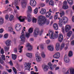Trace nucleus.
<instances>
[{
	"label": "nucleus",
	"mask_w": 74,
	"mask_h": 74,
	"mask_svg": "<svg viewBox=\"0 0 74 74\" xmlns=\"http://www.w3.org/2000/svg\"><path fill=\"white\" fill-rule=\"evenodd\" d=\"M38 25L40 26L42 25H44L45 23H46L47 25L49 24V21H47V19L44 18V16L42 15L38 17Z\"/></svg>",
	"instance_id": "nucleus-1"
},
{
	"label": "nucleus",
	"mask_w": 74,
	"mask_h": 74,
	"mask_svg": "<svg viewBox=\"0 0 74 74\" xmlns=\"http://www.w3.org/2000/svg\"><path fill=\"white\" fill-rule=\"evenodd\" d=\"M58 32H56V33H54L51 30L49 31V34L50 38L51 39H55L56 38L58 37Z\"/></svg>",
	"instance_id": "nucleus-2"
},
{
	"label": "nucleus",
	"mask_w": 74,
	"mask_h": 74,
	"mask_svg": "<svg viewBox=\"0 0 74 74\" xmlns=\"http://www.w3.org/2000/svg\"><path fill=\"white\" fill-rule=\"evenodd\" d=\"M52 12V11H51V9H50L49 10V12H48L46 13V10L44 9H42L41 10L40 12V13L42 15H44L46 14V16L47 18H49L51 15V13Z\"/></svg>",
	"instance_id": "nucleus-3"
},
{
	"label": "nucleus",
	"mask_w": 74,
	"mask_h": 74,
	"mask_svg": "<svg viewBox=\"0 0 74 74\" xmlns=\"http://www.w3.org/2000/svg\"><path fill=\"white\" fill-rule=\"evenodd\" d=\"M28 10L27 11V13L28 14L27 15V17L28 18L27 21L28 22H30L32 21V18H31V15L30 13L32 12V7L30 6H29L28 7Z\"/></svg>",
	"instance_id": "nucleus-4"
},
{
	"label": "nucleus",
	"mask_w": 74,
	"mask_h": 74,
	"mask_svg": "<svg viewBox=\"0 0 74 74\" xmlns=\"http://www.w3.org/2000/svg\"><path fill=\"white\" fill-rule=\"evenodd\" d=\"M42 34V32L40 31V30L38 28H36L34 29V35L35 37H37V35H38V34L39 35V36H41Z\"/></svg>",
	"instance_id": "nucleus-5"
},
{
	"label": "nucleus",
	"mask_w": 74,
	"mask_h": 74,
	"mask_svg": "<svg viewBox=\"0 0 74 74\" xmlns=\"http://www.w3.org/2000/svg\"><path fill=\"white\" fill-rule=\"evenodd\" d=\"M25 31V30L24 29H23L22 30L21 33L22 35L20 36V37L21 41H23V42H25V33H24Z\"/></svg>",
	"instance_id": "nucleus-6"
},
{
	"label": "nucleus",
	"mask_w": 74,
	"mask_h": 74,
	"mask_svg": "<svg viewBox=\"0 0 74 74\" xmlns=\"http://www.w3.org/2000/svg\"><path fill=\"white\" fill-rule=\"evenodd\" d=\"M62 8L64 10H67L69 8V6L67 5V2L66 1H65L63 2V4L62 6Z\"/></svg>",
	"instance_id": "nucleus-7"
},
{
	"label": "nucleus",
	"mask_w": 74,
	"mask_h": 74,
	"mask_svg": "<svg viewBox=\"0 0 74 74\" xmlns=\"http://www.w3.org/2000/svg\"><path fill=\"white\" fill-rule=\"evenodd\" d=\"M28 32H29L28 33H26L25 35V36L27 38H29L30 36V34L33 33V28H30L28 30Z\"/></svg>",
	"instance_id": "nucleus-8"
},
{
	"label": "nucleus",
	"mask_w": 74,
	"mask_h": 74,
	"mask_svg": "<svg viewBox=\"0 0 74 74\" xmlns=\"http://www.w3.org/2000/svg\"><path fill=\"white\" fill-rule=\"evenodd\" d=\"M15 28L17 31H20L22 29V26L19 24H17L15 25Z\"/></svg>",
	"instance_id": "nucleus-9"
},
{
	"label": "nucleus",
	"mask_w": 74,
	"mask_h": 74,
	"mask_svg": "<svg viewBox=\"0 0 74 74\" xmlns=\"http://www.w3.org/2000/svg\"><path fill=\"white\" fill-rule=\"evenodd\" d=\"M18 18L20 22H23L25 21V19H27V17L26 16L22 17V16H20L19 17H18Z\"/></svg>",
	"instance_id": "nucleus-10"
},
{
	"label": "nucleus",
	"mask_w": 74,
	"mask_h": 74,
	"mask_svg": "<svg viewBox=\"0 0 74 74\" xmlns=\"http://www.w3.org/2000/svg\"><path fill=\"white\" fill-rule=\"evenodd\" d=\"M36 1L35 0H31L30 1V4L31 6L34 7L36 5Z\"/></svg>",
	"instance_id": "nucleus-11"
},
{
	"label": "nucleus",
	"mask_w": 74,
	"mask_h": 74,
	"mask_svg": "<svg viewBox=\"0 0 74 74\" xmlns=\"http://www.w3.org/2000/svg\"><path fill=\"white\" fill-rule=\"evenodd\" d=\"M58 38L59 41L60 42H62L63 40V35L62 34H60Z\"/></svg>",
	"instance_id": "nucleus-12"
},
{
	"label": "nucleus",
	"mask_w": 74,
	"mask_h": 74,
	"mask_svg": "<svg viewBox=\"0 0 74 74\" xmlns=\"http://www.w3.org/2000/svg\"><path fill=\"white\" fill-rule=\"evenodd\" d=\"M60 56V54L59 52L56 53L53 56V57L55 59H58Z\"/></svg>",
	"instance_id": "nucleus-13"
},
{
	"label": "nucleus",
	"mask_w": 74,
	"mask_h": 74,
	"mask_svg": "<svg viewBox=\"0 0 74 74\" xmlns=\"http://www.w3.org/2000/svg\"><path fill=\"white\" fill-rule=\"evenodd\" d=\"M60 20L62 21V22L64 23H66L68 21V19L66 17H63V18L60 19Z\"/></svg>",
	"instance_id": "nucleus-14"
},
{
	"label": "nucleus",
	"mask_w": 74,
	"mask_h": 74,
	"mask_svg": "<svg viewBox=\"0 0 74 74\" xmlns=\"http://www.w3.org/2000/svg\"><path fill=\"white\" fill-rule=\"evenodd\" d=\"M64 60L65 62H66V63H69L70 61L69 58L68 57H67V55H65L64 58Z\"/></svg>",
	"instance_id": "nucleus-15"
},
{
	"label": "nucleus",
	"mask_w": 74,
	"mask_h": 74,
	"mask_svg": "<svg viewBox=\"0 0 74 74\" xmlns=\"http://www.w3.org/2000/svg\"><path fill=\"white\" fill-rule=\"evenodd\" d=\"M30 64H31L30 63H27L26 64V66H25V67H26V69L28 70L29 71L30 70V69L31 66H30Z\"/></svg>",
	"instance_id": "nucleus-16"
},
{
	"label": "nucleus",
	"mask_w": 74,
	"mask_h": 74,
	"mask_svg": "<svg viewBox=\"0 0 74 74\" xmlns=\"http://www.w3.org/2000/svg\"><path fill=\"white\" fill-rule=\"evenodd\" d=\"M70 26L69 25H66L65 28V30L66 32H67L69 31V30H70Z\"/></svg>",
	"instance_id": "nucleus-17"
},
{
	"label": "nucleus",
	"mask_w": 74,
	"mask_h": 74,
	"mask_svg": "<svg viewBox=\"0 0 74 74\" xmlns=\"http://www.w3.org/2000/svg\"><path fill=\"white\" fill-rule=\"evenodd\" d=\"M48 66H49L50 69L51 70H53V64L51 62H49L48 63Z\"/></svg>",
	"instance_id": "nucleus-18"
},
{
	"label": "nucleus",
	"mask_w": 74,
	"mask_h": 74,
	"mask_svg": "<svg viewBox=\"0 0 74 74\" xmlns=\"http://www.w3.org/2000/svg\"><path fill=\"white\" fill-rule=\"evenodd\" d=\"M53 27L55 30H58V25L56 23L54 24L53 25Z\"/></svg>",
	"instance_id": "nucleus-19"
},
{
	"label": "nucleus",
	"mask_w": 74,
	"mask_h": 74,
	"mask_svg": "<svg viewBox=\"0 0 74 74\" xmlns=\"http://www.w3.org/2000/svg\"><path fill=\"white\" fill-rule=\"evenodd\" d=\"M56 48L57 51H59L60 49V45L58 43L56 44Z\"/></svg>",
	"instance_id": "nucleus-20"
},
{
	"label": "nucleus",
	"mask_w": 74,
	"mask_h": 74,
	"mask_svg": "<svg viewBox=\"0 0 74 74\" xmlns=\"http://www.w3.org/2000/svg\"><path fill=\"white\" fill-rule=\"evenodd\" d=\"M47 48L49 50L51 51H53V46H51V45L49 46Z\"/></svg>",
	"instance_id": "nucleus-21"
},
{
	"label": "nucleus",
	"mask_w": 74,
	"mask_h": 74,
	"mask_svg": "<svg viewBox=\"0 0 74 74\" xmlns=\"http://www.w3.org/2000/svg\"><path fill=\"white\" fill-rule=\"evenodd\" d=\"M63 23L62 20L60 19L59 21V23L58 24V25H59L60 27H62L63 26Z\"/></svg>",
	"instance_id": "nucleus-22"
},
{
	"label": "nucleus",
	"mask_w": 74,
	"mask_h": 74,
	"mask_svg": "<svg viewBox=\"0 0 74 74\" xmlns=\"http://www.w3.org/2000/svg\"><path fill=\"white\" fill-rule=\"evenodd\" d=\"M5 43L7 46H10L11 45V41L8 40L6 41Z\"/></svg>",
	"instance_id": "nucleus-23"
},
{
	"label": "nucleus",
	"mask_w": 74,
	"mask_h": 74,
	"mask_svg": "<svg viewBox=\"0 0 74 74\" xmlns=\"http://www.w3.org/2000/svg\"><path fill=\"white\" fill-rule=\"evenodd\" d=\"M26 55L27 57H28L29 58H31L32 57V54L31 53H27Z\"/></svg>",
	"instance_id": "nucleus-24"
},
{
	"label": "nucleus",
	"mask_w": 74,
	"mask_h": 74,
	"mask_svg": "<svg viewBox=\"0 0 74 74\" xmlns=\"http://www.w3.org/2000/svg\"><path fill=\"white\" fill-rule=\"evenodd\" d=\"M27 47H28V50H29V51H31V50L32 49V46L31 45H30V44H28Z\"/></svg>",
	"instance_id": "nucleus-25"
},
{
	"label": "nucleus",
	"mask_w": 74,
	"mask_h": 74,
	"mask_svg": "<svg viewBox=\"0 0 74 74\" xmlns=\"http://www.w3.org/2000/svg\"><path fill=\"white\" fill-rule=\"evenodd\" d=\"M4 18H0V25H3V24L4 23Z\"/></svg>",
	"instance_id": "nucleus-26"
},
{
	"label": "nucleus",
	"mask_w": 74,
	"mask_h": 74,
	"mask_svg": "<svg viewBox=\"0 0 74 74\" xmlns=\"http://www.w3.org/2000/svg\"><path fill=\"white\" fill-rule=\"evenodd\" d=\"M72 33V32L71 31H69L67 34V37H68L69 38L71 36Z\"/></svg>",
	"instance_id": "nucleus-27"
},
{
	"label": "nucleus",
	"mask_w": 74,
	"mask_h": 74,
	"mask_svg": "<svg viewBox=\"0 0 74 74\" xmlns=\"http://www.w3.org/2000/svg\"><path fill=\"white\" fill-rule=\"evenodd\" d=\"M12 59L13 60H15L16 59V57L17 56L15 54H12Z\"/></svg>",
	"instance_id": "nucleus-28"
},
{
	"label": "nucleus",
	"mask_w": 74,
	"mask_h": 74,
	"mask_svg": "<svg viewBox=\"0 0 74 74\" xmlns=\"http://www.w3.org/2000/svg\"><path fill=\"white\" fill-rule=\"evenodd\" d=\"M21 4H22V5L23 6V7H25L26 6V2L25 1H24L23 2H22L21 3Z\"/></svg>",
	"instance_id": "nucleus-29"
},
{
	"label": "nucleus",
	"mask_w": 74,
	"mask_h": 74,
	"mask_svg": "<svg viewBox=\"0 0 74 74\" xmlns=\"http://www.w3.org/2000/svg\"><path fill=\"white\" fill-rule=\"evenodd\" d=\"M67 1L68 3L70 5H73V0H67Z\"/></svg>",
	"instance_id": "nucleus-30"
},
{
	"label": "nucleus",
	"mask_w": 74,
	"mask_h": 74,
	"mask_svg": "<svg viewBox=\"0 0 74 74\" xmlns=\"http://www.w3.org/2000/svg\"><path fill=\"white\" fill-rule=\"evenodd\" d=\"M49 68L48 66H47V65H45V66L44 70L45 71H48V70Z\"/></svg>",
	"instance_id": "nucleus-31"
},
{
	"label": "nucleus",
	"mask_w": 74,
	"mask_h": 74,
	"mask_svg": "<svg viewBox=\"0 0 74 74\" xmlns=\"http://www.w3.org/2000/svg\"><path fill=\"white\" fill-rule=\"evenodd\" d=\"M64 11H62L60 13V14L61 15L60 17H62V16L64 15L65 14Z\"/></svg>",
	"instance_id": "nucleus-32"
},
{
	"label": "nucleus",
	"mask_w": 74,
	"mask_h": 74,
	"mask_svg": "<svg viewBox=\"0 0 74 74\" xmlns=\"http://www.w3.org/2000/svg\"><path fill=\"white\" fill-rule=\"evenodd\" d=\"M36 60L38 62H40L41 60V58L40 56L38 57H36Z\"/></svg>",
	"instance_id": "nucleus-33"
},
{
	"label": "nucleus",
	"mask_w": 74,
	"mask_h": 74,
	"mask_svg": "<svg viewBox=\"0 0 74 74\" xmlns=\"http://www.w3.org/2000/svg\"><path fill=\"white\" fill-rule=\"evenodd\" d=\"M14 19V16L12 15H11L10 17V21H12V20H13Z\"/></svg>",
	"instance_id": "nucleus-34"
},
{
	"label": "nucleus",
	"mask_w": 74,
	"mask_h": 74,
	"mask_svg": "<svg viewBox=\"0 0 74 74\" xmlns=\"http://www.w3.org/2000/svg\"><path fill=\"white\" fill-rule=\"evenodd\" d=\"M68 56L69 57H71V56H73V52L71 51H69V54Z\"/></svg>",
	"instance_id": "nucleus-35"
},
{
	"label": "nucleus",
	"mask_w": 74,
	"mask_h": 74,
	"mask_svg": "<svg viewBox=\"0 0 74 74\" xmlns=\"http://www.w3.org/2000/svg\"><path fill=\"white\" fill-rule=\"evenodd\" d=\"M70 72L71 74H74V69H70Z\"/></svg>",
	"instance_id": "nucleus-36"
},
{
	"label": "nucleus",
	"mask_w": 74,
	"mask_h": 74,
	"mask_svg": "<svg viewBox=\"0 0 74 74\" xmlns=\"http://www.w3.org/2000/svg\"><path fill=\"white\" fill-rule=\"evenodd\" d=\"M49 4L50 5H53V1H50L49 3Z\"/></svg>",
	"instance_id": "nucleus-37"
},
{
	"label": "nucleus",
	"mask_w": 74,
	"mask_h": 74,
	"mask_svg": "<svg viewBox=\"0 0 74 74\" xmlns=\"http://www.w3.org/2000/svg\"><path fill=\"white\" fill-rule=\"evenodd\" d=\"M23 48V47L21 46L20 47V48L18 49L19 50H20V51H19L20 53H21L22 52V49Z\"/></svg>",
	"instance_id": "nucleus-38"
},
{
	"label": "nucleus",
	"mask_w": 74,
	"mask_h": 74,
	"mask_svg": "<svg viewBox=\"0 0 74 74\" xmlns=\"http://www.w3.org/2000/svg\"><path fill=\"white\" fill-rule=\"evenodd\" d=\"M38 12V8H36V9L34 10V14H36Z\"/></svg>",
	"instance_id": "nucleus-39"
},
{
	"label": "nucleus",
	"mask_w": 74,
	"mask_h": 74,
	"mask_svg": "<svg viewBox=\"0 0 74 74\" xmlns=\"http://www.w3.org/2000/svg\"><path fill=\"white\" fill-rule=\"evenodd\" d=\"M13 70V71L14 73H15V74H16L17 73V71H16V69L14 67H13L12 68Z\"/></svg>",
	"instance_id": "nucleus-40"
},
{
	"label": "nucleus",
	"mask_w": 74,
	"mask_h": 74,
	"mask_svg": "<svg viewBox=\"0 0 74 74\" xmlns=\"http://www.w3.org/2000/svg\"><path fill=\"white\" fill-rule=\"evenodd\" d=\"M5 55H2L1 56V57L2 59L5 61Z\"/></svg>",
	"instance_id": "nucleus-41"
},
{
	"label": "nucleus",
	"mask_w": 74,
	"mask_h": 74,
	"mask_svg": "<svg viewBox=\"0 0 74 74\" xmlns=\"http://www.w3.org/2000/svg\"><path fill=\"white\" fill-rule=\"evenodd\" d=\"M36 22H37V19L36 18H33L32 22L33 23H36Z\"/></svg>",
	"instance_id": "nucleus-42"
},
{
	"label": "nucleus",
	"mask_w": 74,
	"mask_h": 74,
	"mask_svg": "<svg viewBox=\"0 0 74 74\" xmlns=\"http://www.w3.org/2000/svg\"><path fill=\"white\" fill-rule=\"evenodd\" d=\"M8 37V35L7 34H5L4 36V37L5 38H7Z\"/></svg>",
	"instance_id": "nucleus-43"
},
{
	"label": "nucleus",
	"mask_w": 74,
	"mask_h": 74,
	"mask_svg": "<svg viewBox=\"0 0 74 74\" xmlns=\"http://www.w3.org/2000/svg\"><path fill=\"white\" fill-rule=\"evenodd\" d=\"M4 53V50L3 49H1V54L3 55Z\"/></svg>",
	"instance_id": "nucleus-44"
},
{
	"label": "nucleus",
	"mask_w": 74,
	"mask_h": 74,
	"mask_svg": "<svg viewBox=\"0 0 74 74\" xmlns=\"http://www.w3.org/2000/svg\"><path fill=\"white\" fill-rule=\"evenodd\" d=\"M8 29L9 30V32H12L13 31V29L11 27H9Z\"/></svg>",
	"instance_id": "nucleus-45"
},
{
	"label": "nucleus",
	"mask_w": 74,
	"mask_h": 74,
	"mask_svg": "<svg viewBox=\"0 0 74 74\" xmlns=\"http://www.w3.org/2000/svg\"><path fill=\"white\" fill-rule=\"evenodd\" d=\"M9 18V16L8 15H6L5 16V18L6 20H8Z\"/></svg>",
	"instance_id": "nucleus-46"
},
{
	"label": "nucleus",
	"mask_w": 74,
	"mask_h": 74,
	"mask_svg": "<svg viewBox=\"0 0 74 74\" xmlns=\"http://www.w3.org/2000/svg\"><path fill=\"white\" fill-rule=\"evenodd\" d=\"M35 56L36 58H37V57H39V56H40V54H39V53L37 52L36 53V54Z\"/></svg>",
	"instance_id": "nucleus-47"
},
{
	"label": "nucleus",
	"mask_w": 74,
	"mask_h": 74,
	"mask_svg": "<svg viewBox=\"0 0 74 74\" xmlns=\"http://www.w3.org/2000/svg\"><path fill=\"white\" fill-rule=\"evenodd\" d=\"M43 58H45V55L44 54V52H42V54H41Z\"/></svg>",
	"instance_id": "nucleus-48"
},
{
	"label": "nucleus",
	"mask_w": 74,
	"mask_h": 74,
	"mask_svg": "<svg viewBox=\"0 0 74 74\" xmlns=\"http://www.w3.org/2000/svg\"><path fill=\"white\" fill-rule=\"evenodd\" d=\"M9 64L10 66H13V63H12V60H10L9 62Z\"/></svg>",
	"instance_id": "nucleus-49"
},
{
	"label": "nucleus",
	"mask_w": 74,
	"mask_h": 74,
	"mask_svg": "<svg viewBox=\"0 0 74 74\" xmlns=\"http://www.w3.org/2000/svg\"><path fill=\"white\" fill-rule=\"evenodd\" d=\"M5 50H7V51H8L10 49V47H5Z\"/></svg>",
	"instance_id": "nucleus-50"
},
{
	"label": "nucleus",
	"mask_w": 74,
	"mask_h": 74,
	"mask_svg": "<svg viewBox=\"0 0 74 74\" xmlns=\"http://www.w3.org/2000/svg\"><path fill=\"white\" fill-rule=\"evenodd\" d=\"M54 18L57 19L58 18V14H57L55 15L54 16Z\"/></svg>",
	"instance_id": "nucleus-51"
},
{
	"label": "nucleus",
	"mask_w": 74,
	"mask_h": 74,
	"mask_svg": "<svg viewBox=\"0 0 74 74\" xmlns=\"http://www.w3.org/2000/svg\"><path fill=\"white\" fill-rule=\"evenodd\" d=\"M45 5V4L44 3H42L40 5V6L41 7H44Z\"/></svg>",
	"instance_id": "nucleus-52"
},
{
	"label": "nucleus",
	"mask_w": 74,
	"mask_h": 74,
	"mask_svg": "<svg viewBox=\"0 0 74 74\" xmlns=\"http://www.w3.org/2000/svg\"><path fill=\"white\" fill-rule=\"evenodd\" d=\"M0 63L1 64H4V61L3 60H1L0 61Z\"/></svg>",
	"instance_id": "nucleus-53"
},
{
	"label": "nucleus",
	"mask_w": 74,
	"mask_h": 74,
	"mask_svg": "<svg viewBox=\"0 0 74 74\" xmlns=\"http://www.w3.org/2000/svg\"><path fill=\"white\" fill-rule=\"evenodd\" d=\"M7 71L9 72V73H11V72H12V69H7Z\"/></svg>",
	"instance_id": "nucleus-54"
},
{
	"label": "nucleus",
	"mask_w": 74,
	"mask_h": 74,
	"mask_svg": "<svg viewBox=\"0 0 74 74\" xmlns=\"http://www.w3.org/2000/svg\"><path fill=\"white\" fill-rule=\"evenodd\" d=\"M3 28H1L0 29V33H3Z\"/></svg>",
	"instance_id": "nucleus-55"
},
{
	"label": "nucleus",
	"mask_w": 74,
	"mask_h": 74,
	"mask_svg": "<svg viewBox=\"0 0 74 74\" xmlns=\"http://www.w3.org/2000/svg\"><path fill=\"white\" fill-rule=\"evenodd\" d=\"M50 42V40H47L46 41V43L47 44H49Z\"/></svg>",
	"instance_id": "nucleus-56"
},
{
	"label": "nucleus",
	"mask_w": 74,
	"mask_h": 74,
	"mask_svg": "<svg viewBox=\"0 0 74 74\" xmlns=\"http://www.w3.org/2000/svg\"><path fill=\"white\" fill-rule=\"evenodd\" d=\"M14 52L15 53H16L17 52V49L16 48H15L14 49Z\"/></svg>",
	"instance_id": "nucleus-57"
},
{
	"label": "nucleus",
	"mask_w": 74,
	"mask_h": 74,
	"mask_svg": "<svg viewBox=\"0 0 74 74\" xmlns=\"http://www.w3.org/2000/svg\"><path fill=\"white\" fill-rule=\"evenodd\" d=\"M49 74H54V73L51 71H49Z\"/></svg>",
	"instance_id": "nucleus-58"
},
{
	"label": "nucleus",
	"mask_w": 74,
	"mask_h": 74,
	"mask_svg": "<svg viewBox=\"0 0 74 74\" xmlns=\"http://www.w3.org/2000/svg\"><path fill=\"white\" fill-rule=\"evenodd\" d=\"M2 74H8L7 72L6 71H4L3 72Z\"/></svg>",
	"instance_id": "nucleus-59"
},
{
	"label": "nucleus",
	"mask_w": 74,
	"mask_h": 74,
	"mask_svg": "<svg viewBox=\"0 0 74 74\" xmlns=\"http://www.w3.org/2000/svg\"><path fill=\"white\" fill-rule=\"evenodd\" d=\"M72 20L73 22H74V16H72Z\"/></svg>",
	"instance_id": "nucleus-60"
},
{
	"label": "nucleus",
	"mask_w": 74,
	"mask_h": 74,
	"mask_svg": "<svg viewBox=\"0 0 74 74\" xmlns=\"http://www.w3.org/2000/svg\"><path fill=\"white\" fill-rule=\"evenodd\" d=\"M64 44L63 43V44H62L61 47L63 48L64 47Z\"/></svg>",
	"instance_id": "nucleus-61"
},
{
	"label": "nucleus",
	"mask_w": 74,
	"mask_h": 74,
	"mask_svg": "<svg viewBox=\"0 0 74 74\" xmlns=\"http://www.w3.org/2000/svg\"><path fill=\"white\" fill-rule=\"evenodd\" d=\"M18 0H15L14 1V3L16 4H17V3H18Z\"/></svg>",
	"instance_id": "nucleus-62"
},
{
	"label": "nucleus",
	"mask_w": 74,
	"mask_h": 74,
	"mask_svg": "<svg viewBox=\"0 0 74 74\" xmlns=\"http://www.w3.org/2000/svg\"><path fill=\"white\" fill-rule=\"evenodd\" d=\"M9 3V1H8V0H6L5 1V3L6 4H8Z\"/></svg>",
	"instance_id": "nucleus-63"
},
{
	"label": "nucleus",
	"mask_w": 74,
	"mask_h": 74,
	"mask_svg": "<svg viewBox=\"0 0 74 74\" xmlns=\"http://www.w3.org/2000/svg\"><path fill=\"white\" fill-rule=\"evenodd\" d=\"M69 70H68L67 72L65 73V74H70V73H69Z\"/></svg>",
	"instance_id": "nucleus-64"
}]
</instances>
